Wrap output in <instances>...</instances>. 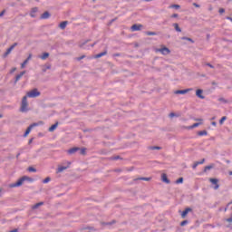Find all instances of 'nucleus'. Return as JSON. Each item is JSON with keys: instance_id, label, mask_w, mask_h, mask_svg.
<instances>
[{"instance_id": "6", "label": "nucleus", "mask_w": 232, "mask_h": 232, "mask_svg": "<svg viewBox=\"0 0 232 232\" xmlns=\"http://www.w3.org/2000/svg\"><path fill=\"white\" fill-rule=\"evenodd\" d=\"M66 164H67V166H65V167H63V166L58 167L56 172L61 173V172L68 169L70 168L71 162L67 161Z\"/></svg>"}, {"instance_id": "48", "label": "nucleus", "mask_w": 232, "mask_h": 232, "mask_svg": "<svg viewBox=\"0 0 232 232\" xmlns=\"http://www.w3.org/2000/svg\"><path fill=\"white\" fill-rule=\"evenodd\" d=\"M212 126H217V122L216 121H212Z\"/></svg>"}, {"instance_id": "54", "label": "nucleus", "mask_w": 232, "mask_h": 232, "mask_svg": "<svg viewBox=\"0 0 232 232\" xmlns=\"http://www.w3.org/2000/svg\"><path fill=\"white\" fill-rule=\"evenodd\" d=\"M227 19H228V20H230L232 22V18L231 17L228 16V17H227Z\"/></svg>"}, {"instance_id": "28", "label": "nucleus", "mask_w": 232, "mask_h": 232, "mask_svg": "<svg viewBox=\"0 0 232 232\" xmlns=\"http://www.w3.org/2000/svg\"><path fill=\"white\" fill-rule=\"evenodd\" d=\"M214 167H215L214 165L207 166V167H205L204 171L210 170V169H212Z\"/></svg>"}, {"instance_id": "8", "label": "nucleus", "mask_w": 232, "mask_h": 232, "mask_svg": "<svg viewBox=\"0 0 232 232\" xmlns=\"http://www.w3.org/2000/svg\"><path fill=\"white\" fill-rule=\"evenodd\" d=\"M17 45H18V44H17V43H14L11 47H9V48L6 50V52H5V56L9 55V54L12 53V51L14 50V48L15 46H17Z\"/></svg>"}, {"instance_id": "9", "label": "nucleus", "mask_w": 232, "mask_h": 232, "mask_svg": "<svg viewBox=\"0 0 232 232\" xmlns=\"http://www.w3.org/2000/svg\"><path fill=\"white\" fill-rule=\"evenodd\" d=\"M141 28H142V24H133L131 26V31L137 32V31H140Z\"/></svg>"}, {"instance_id": "30", "label": "nucleus", "mask_w": 232, "mask_h": 232, "mask_svg": "<svg viewBox=\"0 0 232 232\" xmlns=\"http://www.w3.org/2000/svg\"><path fill=\"white\" fill-rule=\"evenodd\" d=\"M51 181V178L50 177H47V178H45L44 179V184H47L48 182H50Z\"/></svg>"}, {"instance_id": "60", "label": "nucleus", "mask_w": 232, "mask_h": 232, "mask_svg": "<svg viewBox=\"0 0 232 232\" xmlns=\"http://www.w3.org/2000/svg\"><path fill=\"white\" fill-rule=\"evenodd\" d=\"M197 121H202V120H197Z\"/></svg>"}, {"instance_id": "33", "label": "nucleus", "mask_w": 232, "mask_h": 232, "mask_svg": "<svg viewBox=\"0 0 232 232\" xmlns=\"http://www.w3.org/2000/svg\"><path fill=\"white\" fill-rule=\"evenodd\" d=\"M198 135H200V136L208 135V132H207V130H202V131H199Z\"/></svg>"}, {"instance_id": "40", "label": "nucleus", "mask_w": 232, "mask_h": 232, "mask_svg": "<svg viewBox=\"0 0 232 232\" xmlns=\"http://www.w3.org/2000/svg\"><path fill=\"white\" fill-rule=\"evenodd\" d=\"M150 150H160V147H151Z\"/></svg>"}, {"instance_id": "16", "label": "nucleus", "mask_w": 232, "mask_h": 232, "mask_svg": "<svg viewBox=\"0 0 232 232\" xmlns=\"http://www.w3.org/2000/svg\"><path fill=\"white\" fill-rule=\"evenodd\" d=\"M37 12H38V8L37 7L33 8L32 12H31V17L34 18L35 17V14H37Z\"/></svg>"}, {"instance_id": "34", "label": "nucleus", "mask_w": 232, "mask_h": 232, "mask_svg": "<svg viewBox=\"0 0 232 232\" xmlns=\"http://www.w3.org/2000/svg\"><path fill=\"white\" fill-rule=\"evenodd\" d=\"M183 182V178H179L176 180V184H180Z\"/></svg>"}, {"instance_id": "38", "label": "nucleus", "mask_w": 232, "mask_h": 232, "mask_svg": "<svg viewBox=\"0 0 232 232\" xmlns=\"http://www.w3.org/2000/svg\"><path fill=\"white\" fill-rule=\"evenodd\" d=\"M81 154H82V155L86 154V149H82L81 150Z\"/></svg>"}, {"instance_id": "29", "label": "nucleus", "mask_w": 232, "mask_h": 232, "mask_svg": "<svg viewBox=\"0 0 232 232\" xmlns=\"http://www.w3.org/2000/svg\"><path fill=\"white\" fill-rule=\"evenodd\" d=\"M27 171H30V172H36L37 169H34V167H28Z\"/></svg>"}, {"instance_id": "36", "label": "nucleus", "mask_w": 232, "mask_h": 232, "mask_svg": "<svg viewBox=\"0 0 232 232\" xmlns=\"http://www.w3.org/2000/svg\"><path fill=\"white\" fill-rule=\"evenodd\" d=\"M188 224V221L185 220L180 223V226H187Z\"/></svg>"}, {"instance_id": "5", "label": "nucleus", "mask_w": 232, "mask_h": 232, "mask_svg": "<svg viewBox=\"0 0 232 232\" xmlns=\"http://www.w3.org/2000/svg\"><path fill=\"white\" fill-rule=\"evenodd\" d=\"M156 53H160L162 55H169L170 53V50L167 47H163L161 49H156Z\"/></svg>"}, {"instance_id": "59", "label": "nucleus", "mask_w": 232, "mask_h": 232, "mask_svg": "<svg viewBox=\"0 0 232 232\" xmlns=\"http://www.w3.org/2000/svg\"><path fill=\"white\" fill-rule=\"evenodd\" d=\"M3 116H2V114H0V118H2Z\"/></svg>"}, {"instance_id": "58", "label": "nucleus", "mask_w": 232, "mask_h": 232, "mask_svg": "<svg viewBox=\"0 0 232 232\" xmlns=\"http://www.w3.org/2000/svg\"><path fill=\"white\" fill-rule=\"evenodd\" d=\"M146 2L152 1V0H145Z\"/></svg>"}, {"instance_id": "44", "label": "nucleus", "mask_w": 232, "mask_h": 232, "mask_svg": "<svg viewBox=\"0 0 232 232\" xmlns=\"http://www.w3.org/2000/svg\"><path fill=\"white\" fill-rule=\"evenodd\" d=\"M169 117H170V118L176 117V113H175V112H170Z\"/></svg>"}, {"instance_id": "57", "label": "nucleus", "mask_w": 232, "mask_h": 232, "mask_svg": "<svg viewBox=\"0 0 232 232\" xmlns=\"http://www.w3.org/2000/svg\"><path fill=\"white\" fill-rule=\"evenodd\" d=\"M95 46V44H92V47Z\"/></svg>"}, {"instance_id": "27", "label": "nucleus", "mask_w": 232, "mask_h": 232, "mask_svg": "<svg viewBox=\"0 0 232 232\" xmlns=\"http://www.w3.org/2000/svg\"><path fill=\"white\" fill-rule=\"evenodd\" d=\"M226 121H227V116H223L219 121L220 125H223Z\"/></svg>"}, {"instance_id": "22", "label": "nucleus", "mask_w": 232, "mask_h": 232, "mask_svg": "<svg viewBox=\"0 0 232 232\" xmlns=\"http://www.w3.org/2000/svg\"><path fill=\"white\" fill-rule=\"evenodd\" d=\"M199 125H200V123L196 122V123L192 124L191 126L187 127L186 129H188V130L195 129V128H197Z\"/></svg>"}, {"instance_id": "10", "label": "nucleus", "mask_w": 232, "mask_h": 232, "mask_svg": "<svg viewBox=\"0 0 232 232\" xmlns=\"http://www.w3.org/2000/svg\"><path fill=\"white\" fill-rule=\"evenodd\" d=\"M210 182L215 185L214 189H218L219 185L218 184V180L217 179H210Z\"/></svg>"}, {"instance_id": "47", "label": "nucleus", "mask_w": 232, "mask_h": 232, "mask_svg": "<svg viewBox=\"0 0 232 232\" xmlns=\"http://www.w3.org/2000/svg\"><path fill=\"white\" fill-rule=\"evenodd\" d=\"M187 41H189V42H191L192 44L195 43V41H193V40L190 39V38L187 39Z\"/></svg>"}, {"instance_id": "1", "label": "nucleus", "mask_w": 232, "mask_h": 232, "mask_svg": "<svg viewBox=\"0 0 232 232\" xmlns=\"http://www.w3.org/2000/svg\"><path fill=\"white\" fill-rule=\"evenodd\" d=\"M25 180L33 181V179L31 178H29L28 176H23L15 183L9 185V188H14L21 187L23 185L24 181H25Z\"/></svg>"}, {"instance_id": "19", "label": "nucleus", "mask_w": 232, "mask_h": 232, "mask_svg": "<svg viewBox=\"0 0 232 232\" xmlns=\"http://www.w3.org/2000/svg\"><path fill=\"white\" fill-rule=\"evenodd\" d=\"M24 73H26V72H22L20 74H18L15 77V82H18Z\"/></svg>"}, {"instance_id": "14", "label": "nucleus", "mask_w": 232, "mask_h": 232, "mask_svg": "<svg viewBox=\"0 0 232 232\" xmlns=\"http://www.w3.org/2000/svg\"><path fill=\"white\" fill-rule=\"evenodd\" d=\"M107 54H108V52H107V50H105L104 52L96 54V55H95V58H96V59H99V58H101V57H102V56H104V55H107Z\"/></svg>"}, {"instance_id": "56", "label": "nucleus", "mask_w": 232, "mask_h": 232, "mask_svg": "<svg viewBox=\"0 0 232 232\" xmlns=\"http://www.w3.org/2000/svg\"><path fill=\"white\" fill-rule=\"evenodd\" d=\"M46 69H47V70H49V69H51V67H50V66H48V67H46Z\"/></svg>"}, {"instance_id": "25", "label": "nucleus", "mask_w": 232, "mask_h": 232, "mask_svg": "<svg viewBox=\"0 0 232 232\" xmlns=\"http://www.w3.org/2000/svg\"><path fill=\"white\" fill-rule=\"evenodd\" d=\"M41 206H44V203H43V202L34 204V207H33V208L35 209V208H40Z\"/></svg>"}, {"instance_id": "3", "label": "nucleus", "mask_w": 232, "mask_h": 232, "mask_svg": "<svg viewBox=\"0 0 232 232\" xmlns=\"http://www.w3.org/2000/svg\"><path fill=\"white\" fill-rule=\"evenodd\" d=\"M21 111L22 112H27L28 111V102H27V96H24L22 100V106H21Z\"/></svg>"}, {"instance_id": "31", "label": "nucleus", "mask_w": 232, "mask_h": 232, "mask_svg": "<svg viewBox=\"0 0 232 232\" xmlns=\"http://www.w3.org/2000/svg\"><path fill=\"white\" fill-rule=\"evenodd\" d=\"M28 60H24V62L22 63V69H24L25 66H26V64H28Z\"/></svg>"}, {"instance_id": "2", "label": "nucleus", "mask_w": 232, "mask_h": 232, "mask_svg": "<svg viewBox=\"0 0 232 232\" xmlns=\"http://www.w3.org/2000/svg\"><path fill=\"white\" fill-rule=\"evenodd\" d=\"M43 124H44L43 121H38V122H34V123L29 125L28 128L26 129L24 134V137H27L30 134V132L32 131V129L34 127L40 126V125H43Z\"/></svg>"}, {"instance_id": "21", "label": "nucleus", "mask_w": 232, "mask_h": 232, "mask_svg": "<svg viewBox=\"0 0 232 232\" xmlns=\"http://www.w3.org/2000/svg\"><path fill=\"white\" fill-rule=\"evenodd\" d=\"M146 35L147 36H156L157 33L156 32H151V31H147Z\"/></svg>"}, {"instance_id": "41", "label": "nucleus", "mask_w": 232, "mask_h": 232, "mask_svg": "<svg viewBox=\"0 0 232 232\" xmlns=\"http://www.w3.org/2000/svg\"><path fill=\"white\" fill-rule=\"evenodd\" d=\"M179 17V14H173L172 15H171V18H178Z\"/></svg>"}, {"instance_id": "15", "label": "nucleus", "mask_w": 232, "mask_h": 232, "mask_svg": "<svg viewBox=\"0 0 232 232\" xmlns=\"http://www.w3.org/2000/svg\"><path fill=\"white\" fill-rule=\"evenodd\" d=\"M79 150H80L79 148H72V149H69V150H67V153H69V154H73V153H75V152H77V151H79Z\"/></svg>"}, {"instance_id": "18", "label": "nucleus", "mask_w": 232, "mask_h": 232, "mask_svg": "<svg viewBox=\"0 0 232 232\" xmlns=\"http://www.w3.org/2000/svg\"><path fill=\"white\" fill-rule=\"evenodd\" d=\"M49 18H50V13L49 12H45L41 16V19H49Z\"/></svg>"}, {"instance_id": "39", "label": "nucleus", "mask_w": 232, "mask_h": 232, "mask_svg": "<svg viewBox=\"0 0 232 232\" xmlns=\"http://www.w3.org/2000/svg\"><path fill=\"white\" fill-rule=\"evenodd\" d=\"M198 165H200V164H198V161H196V162L194 163V165H193L192 168L195 169H197V167H198Z\"/></svg>"}, {"instance_id": "35", "label": "nucleus", "mask_w": 232, "mask_h": 232, "mask_svg": "<svg viewBox=\"0 0 232 232\" xmlns=\"http://www.w3.org/2000/svg\"><path fill=\"white\" fill-rule=\"evenodd\" d=\"M219 102L227 103L228 102L225 98H219Z\"/></svg>"}, {"instance_id": "46", "label": "nucleus", "mask_w": 232, "mask_h": 232, "mask_svg": "<svg viewBox=\"0 0 232 232\" xmlns=\"http://www.w3.org/2000/svg\"><path fill=\"white\" fill-rule=\"evenodd\" d=\"M193 5H194L196 8H199V5H198V4H193Z\"/></svg>"}, {"instance_id": "42", "label": "nucleus", "mask_w": 232, "mask_h": 232, "mask_svg": "<svg viewBox=\"0 0 232 232\" xmlns=\"http://www.w3.org/2000/svg\"><path fill=\"white\" fill-rule=\"evenodd\" d=\"M225 12H226V10H225L224 8H220V9H219V13H220V14H224Z\"/></svg>"}, {"instance_id": "7", "label": "nucleus", "mask_w": 232, "mask_h": 232, "mask_svg": "<svg viewBox=\"0 0 232 232\" xmlns=\"http://www.w3.org/2000/svg\"><path fill=\"white\" fill-rule=\"evenodd\" d=\"M192 89L189 88V89H186V90H178V91H175L174 93L175 94H187L188 92H191Z\"/></svg>"}, {"instance_id": "50", "label": "nucleus", "mask_w": 232, "mask_h": 232, "mask_svg": "<svg viewBox=\"0 0 232 232\" xmlns=\"http://www.w3.org/2000/svg\"><path fill=\"white\" fill-rule=\"evenodd\" d=\"M5 14V11H3L2 13H0V17H2Z\"/></svg>"}, {"instance_id": "13", "label": "nucleus", "mask_w": 232, "mask_h": 232, "mask_svg": "<svg viewBox=\"0 0 232 232\" xmlns=\"http://www.w3.org/2000/svg\"><path fill=\"white\" fill-rule=\"evenodd\" d=\"M58 125H59V123H58V122H55L53 125H52V127H50V128L48 129V131H49V132H53L54 130L57 129Z\"/></svg>"}, {"instance_id": "45", "label": "nucleus", "mask_w": 232, "mask_h": 232, "mask_svg": "<svg viewBox=\"0 0 232 232\" xmlns=\"http://www.w3.org/2000/svg\"><path fill=\"white\" fill-rule=\"evenodd\" d=\"M226 221L229 222V223H232V218H227Z\"/></svg>"}, {"instance_id": "20", "label": "nucleus", "mask_w": 232, "mask_h": 232, "mask_svg": "<svg viewBox=\"0 0 232 232\" xmlns=\"http://www.w3.org/2000/svg\"><path fill=\"white\" fill-rule=\"evenodd\" d=\"M67 24H68V22H67V21L62 22V23L60 24V28L63 30L64 28L67 27Z\"/></svg>"}, {"instance_id": "43", "label": "nucleus", "mask_w": 232, "mask_h": 232, "mask_svg": "<svg viewBox=\"0 0 232 232\" xmlns=\"http://www.w3.org/2000/svg\"><path fill=\"white\" fill-rule=\"evenodd\" d=\"M32 59V54H29L25 61L29 62Z\"/></svg>"}, {"instance_id": "55", "label": "nucleus", "mask_w": 232, "mask_h": 232, "mask_svg": "<svg viewBox=\"0 0 232 232\" xmlns=\"http://www.w3.org/2000/svg\"><path fill=\"white\" fill-rule=\"evenodd\" d=\"M9 232H17L16 228L14 230H11Z\"/></svg>"}, {"instance_id": "11", "label": "nucleus", "mask_w": 232, "mask_h": 232, "mask_svg": "<svg viewBox=\"0 0 232 232\" xmlns=\"http://www.w3.org/2000/svg\"><path fill=\"white\" fill-rule=\"evenodd\" d=\"M192 209L189 208H187L181 214L182 218H186L189 212H191Z\"/></svg>"}, {"instance_id": "51", "label": "nucleus", "mask_w": 232, "mask_h": 232, "mask_svg": "<svg viewBox=\"0 0 232 232\" xmlns=\"http://www.w3.org/2000/svg\"><path fill=\"white\" fill-rule=\"evenodd\" d=\"M32 142H33V139L29 140L28 144H32Z\"/></svg>"}, {"instance_id": "49", "label": "nucleus", "mask_w": 232, "mask_h": 232, "mask_svg": "<svg viewBox=\"0 0 232 232\" xmlns=\"http://www.w3.org/2000/svg\"><path fill=\"white\" fill-rule=\"evenodd\" d=\"M207 65L209 66V67L212 68V69L215 68V67H213L210 63H207Z\"/></svg>"}, {"instance_id": "52", "label": "nucleus", "mask_w": 232, "mask_h": 232, "mask_svg": "<svg viewBox=\"0 0 232 232\" xmlns=\"http://www.w3.org/2000/svg\"><path fill=\"white\" fill-rule=\"evenodd\" d=\"M188 37H182V40H186V41H188Z\"/></svg>"}, {"instance_id": "26", "label": "nucleus", "mask_w": 232, "mask_h": 232, "mask_svg": "<svg viewBox=\"0 0 232 232\" xmlns=\"http://www.w3.org/2000/svg\"><path fill=\"white\" fill-rule=\"evenodd\" d=\"M49 57V53H44L40 58L42 60H46Z\"/></svg>"}, {"instance_id": "23", "label": "nucleus", "mask_w": 232, "mask_h": 232, "mask_svg": "<svg viewBox=\"0 0 232 232\" xmlns=\"http://www.w3.org/2000/svg\"><path fill=\"white\" fill-rule=\"evenodd\" d=\"M173 26H174V28H175V30H176L177 32H179V33L181 32V29L179 28L178 23H174V24H173Z\"/></svg>"}, {"instance_id": "4", "label": "nucleus", "mask_w": 232, "mask_h": 232, "mask_svg": "<svg viewBox=\"0 0 232 232\" xmlns=\"http://www.w3.org/2000/svg\"><path fill=\"white\" fill-rule=\"evenodd\" d=\"M41 95V93L38 92L37 89H34L33 91L27 92V95L25 97L27 98H37Z\"/></svg>"}, {"instance_id": "17", "label": "nucleus", "mask_w": 232, "mask_h": 232, "mask_svg": "<svg viewBox=\"0 0 232 232\" xmlns=\"http://www.w3.org/2000/svg\"><path fill=\"white\" fill-rule=\"evenodd\" d=\"M161 179H162L163 182H165L167 184L169 183V180L168 176L166 174H162Z\"/></svg>"}, {"instance_id": "53", "label": "nucleus", "mask_w": 232, "mask_h": 232, "mask_svg": "<svg viewBox=\"0 0 232 232\" xmlns=\"http://www.w3.org/2000/svg\"><path fill=\"white\" fill-rule=\"evenodd\" d=\"M15 70H16V68H13V70H12V73H13V72H15Z\"/></svg>"}, {"instance_id": "12", "label": "nucleus", "mask_w": 232, "mask_h": 232, "mask_svg": "<svg viewBox=\"0 0 232 232\" xmlns=\"http://www.w3.org/2000/svg\"><path fill=\"white\" fill-rule=\"evenodd\" d=\"M202 93H203V91L200 90V89H198V90L196 91V96H197L198 98H199V99H204V96L202 95Z\"/></svg>"}, {"instance_id": "24", "label": "nucleus", "mask_w": 232, "mask_h": 232, "mask_svg": "<svg viewBox=\"0 0 232 232\" xmlns=\"http://www.w3.org/2000/svg\"><path fill=\"white\" fill-rule=\"evenodd\" d=\"M169 8L170 9H179L180 8V5H177V4H174V5H171L170 6H169Z\"/></svg>"}, {"instance_id": "32", "label": "nucleus", "mask_w": 232, "mask_h": 232, "mask_svg": "<svg viewBox=\"0 0 232 232\" xmlns=\"http://www.w3.org/2000/svg\"><path fill=\"white\" fill-rule=\"evenodd\" d=\"M139 179L140 180L149 181V180H151V178H144V177H142V178H140Z\"/></svg>"}, {"instance_id": "37", "label": "nucleus", "mask_w": 232, "mask_h": 232, "mask_svg": "<svg viewBox=\"0 0 232 232\" xmlns=\"http://www.w3.org/2000/svg\"><path fill=\"white\" fill-rule=\"evenodd\" d=\"M205 161H206V160H205V159H202L201 161H197V164L201 165V164H203Z\"/></svg>"}]
</instances>
